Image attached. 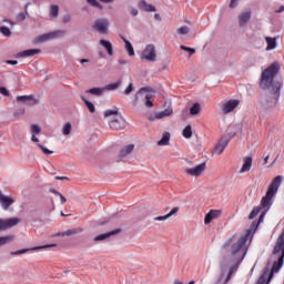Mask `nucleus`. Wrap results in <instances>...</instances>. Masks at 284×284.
I'll use <instances>...</instances> for the list:
<instances>
[{"mask_svg": "<svg viewBox=\"0 0 284 284\" xmlns=\"http://www.w3.org/2000/svg\"><path fill=\"white\" fill-rule=\"evenodd\" d=\"M257 226L258 222H253L251 229L245 234L233 236L225 242L224 247L229 252V255L224 260V265H229V267H222V273L216 284H227L230 282L232 274L239 268L243 258H245L247 247L252 242Z\"/></svg>", "mask_w": 284, "mask_h": 284, "instance_id": "nucleus-1", "label": "nucleus"}, {"mask_svg": "<svg viewBox=\"0 0 284 284\" xmlns=\"http://www.w3.org/2000/svg\"><path fill=\"white\" fill-rule=\"evenodd\" d=\"M281 71V64L277 60L273 61L262 71L260 88L268 93H280L281 83L276 80Z\"/></svg>", "mask_w": 284, "mask_h": 284, "instance_id": "nucleus-2", "label": "nucleus"}, {"mask_svg": "<svg viewBox=\"0 0 284 284\" xmlns=\"http://www.w3.org/2000/svg\"><path fill=\"white\" fill-rule=\"evenodd\" d=\"M282 181L283 176L281 175L272 180V182L268 184L266 195H264V197L262 199V207L268 210L273 205V199L276 195Z\"/></svg>", "mask_w": 284, "mask_h": 284, "instance_id": "nucleus-3", "label": "nucleus"}, {"mask_svg": "<svg viewBox=\"0 0 284 284\" xmlns=\"http://www.w3.org/2000/svg\"><path fill=\"white\" fill-rule=\"evenodd\" d=\"M273 256L275 258H277V261L274 262L272 268H270V267L264 268V273L258 278L256 284H270V282L273 278L274 273H277L283 267L284 260H282V262H281V255H274V253H273Z\"/></svg>", "mask_w": 284, "mask_h": 284, "instance_id": "nucleus-4", "label": "nucleus"}, {"mask_svg": "<svg viewBox=\"0 0 284 284\" xmlns=\"http://www.w3.org/2000/svg\"><path fill=\"white\" fill-rule=\"evenodd\" d=\"M278 97H280V92L267 91V93H264V95H262L258 99V105L261 106L262 110L270 112L274 110V108L276 106Z\"/></svg>", "mask_w": 284, "mask_h": 284, "instance_id": "nucleus-5", "label": "nucleus"}, {"mask_svg": "<svg viewBox=\"0 0 284 284\" xmlns=\"http://www.w3.org/2000/svg\"><path fill=\"white\" fill-rule=\"evenodd\" d=\"M140 59L142 62L154 63L158 61V52L154 43H148L142 52L140 53Z\"/></svg>", "mask_w": 284, "mask_h": 284, "instance_id": "nucleus-6", "label": "nucleus"}, {"mask_svg": "<svg viewBox=\"0 0 284 284\" xmlns=\"http://www.w3.org/2000/svg\"><path fill=\"white\" fill-rule=\"evenodd\" d=\"M41 133V126H39V124H31L30 126V140L33 143H38L37 146L42 151V153L44 155H52L53 151L44 148L43 145L39 144L40 139L38 138V135Z\"/></svg>", "mask_w": 284, "mask_h": 284, "instance_id": "nucleus-7", "label": "nucleus"}, {"mask_svg": "<svg viewBox=\"0 0 284 284\" xmlns=\"http://www.w3.org/2000/svg\"><path fill=\"white\" fill-rule=\"evenodd\" d=\"M64 36H65V31H63V30L43 33L41 36H38L34 39V43H37V44L45 43V42L52 41L53 39H58V38H61Z\"/></svg>", "mask_w": 284, "mask_h": 284, "instance_id": "nucleus-8", "label": "nucleus"}, {"mask_svg": "<svg viewBox=\"0 0 284 284\" xmlns=\"http://www.w3.org/2000/svg\"><path fill=\"white\" fill-rule=\"evenodd\" d=\"M206 171V164L201 163L195 166L185 168L184 172L187 176L191 178H201Z\"/></svg>", "mask_w": 284, "mask_h": 284, "instance_id": "nucleus-9", "label": "nucleus"}, {"mask_svg": "<svg viewBox=\"0 0 284 284\" xmlns=\"http://www.w3.org/2000/svg\"><path fill=\"white\" fill-rule=\"evenodd\" d=\"M92 28L99 32V33H102V34H105L109 32V29H110V21L108 19H104V18H100V19H97L93 24H92Z\"/></svg>", "mask_w": 284, "mask_h": 284, "instance_id": "nucleus-10", "label": "nucleus"}, {"mask_svg": "<svg viewBox=\"0 0 284 284\" xmlns=\"http://www.w3.org/2000/svg\"><path fill=\"white\" fill-rule=\"evenodd\" d=\"M16 197L7 195L0 190V207L4 211H8L13 204H16Z\"/></svg>", "mask_w": 284, "mask_h": 284, "instance_id": "nucleus-11", "label": "nucleus"}, {"mask_svg": "<svg viewBox=\"0 0 284 284\" xmlns=\"http://www.w3.org/2000/svg\"><path fill=\"white\" fill-rule=\"evenodd\" d=\"M116 0H85L87 4L95 10L102 11L104 6H108L111 9V4L115 3Z\"/></svg>", "mask_w": 284, "mask_h": 284, "instance_id": "nucleus-12", "label": "nucleus"}, {"mask_svg": "<svg viewBox=\"0 0 284 284\" xmlns=\"http://www.w3.org/2000/svg\"><path fill=\"white\" fill-rule=\"evenodd\" d=\"M49 247H57V244H47V245H42V246H33L31 248H21V250H17V251H11L10 255L19 256V255L26 254L30 251H32V252L42 251V250H48Z\"/></svg>", "mask_w": 284, "mask_h": 284, "instance_id": "nucleus-13", "label": "nucleus"}, {"mask_svg": "<svg viewBox=\"0 0 284 284\" xmlns=\"http://www.w3.org/2000/svg\"><path fill=\"white\" fill-rule=\"evenodd\" d=\"M273 253L274 255H280V263H282L284 260V230L277 239Z\"/></svg>", "mask_w": 284, "mask_h": 284, "instance_id": "nucleus-14", "label": "nucleus"}, {"mask_svg": "<svg viewBox=\"0 0 284 284\" xmlns=\"http://www.w3.org/2000/svg\"><path fill=\"white\" fill-rule=\"evenodd\" d=\"M251 19H252V10L251 9H246V10L240 12L237 16L239 27L245 28L247 26V23L251 21Z\"/></svg>", "mask_w": 284, "mask_h": 284, "instance_id": "nucleus-15", "label": "nucleus"}, {"mask_svg": "<svg viewBox=\"0 0 284 284\" xmlns=\"http://www.w3.org/2000/svg\"><path fill=\"white\" fill-rule=\"evenodd\" d=\"M240 100H229L222 104V113L229 114L240 106Z\"/></svg>", "mask_w": 284, "mask_h": 284, "instance_id": "nucleus-16", "label": "nucleus"}, {"mask_svg": "<svg viewBox=\"0 0 284 284\" xmlns=\"http://www.w3.org/2000/svg\"><path fill=\"white\" fill-rule=\"evenodd\" d=\"M136 98L146 99L145 106L153 108V102L150 99L153 97L152 92H149L148 89H141L135 94Z\"/></svg>", "mask_w": 284, "mask_h": 284, "instance_id": "nucleus-17", "label": "nucleus"}, {"mask_svg": "<svg viewBox=\"0 0 284 284\" xmlns=\"http://www.w3.org/2000/svg\"><path fill=\"white\" fill-rule=\"evenodd\" d=\"M122 230L121 229H116V230H113L111 232H108V233H103V234H100V235H97L93 237V241L94 242H103L105 240H109L110 237L112 236H116L119 234H121Z\"/></svg>", "mask_w": 284, "mask_h": 284, "instance_id": "nucleus-18", "label": "nucleus"}, {"mask_svg": "<svg viewBox=\"0 0 284 284\" xmlns=\"http://www.w3.org/2000/svg\"><path fill=\"white\" fill-rule=\"evenodd\" d=\"M173 114L172 106L165 108L162 112L154 113L153 116L150 118L151 121L161 120L164 118H170Z\"/></svg>", "mask_w": 284, "mask_h": 284, "instance_id": "nucleus-19", "label": "nucleus"}, {"mask_svg": "<svg viewBox=\"0 0 284 284\" xmlns=\"http://www.w3.org/2000/svg\"><path fill=\"white\" fill-rule=\"evenodd\" d=\"M16 100L29 106H36L37 103H39V101L33 95L17 97Z\"/></svg>", "mask_w": 284, "mask_h": 284, "instance_id": "nucleus-20", "label": "nucleus"}, {"mask_svg": "<svg viewBox=\"0 0 284 284\" xmlns=\"http://www.w3.org/2000/svg\"><path fill=\"white\" fill-rule=\"evenodd\" d=\"M222 214L221 210H210L209 213H206L204 223L209 225L212 223L214 220H217Z\"/></svg>", "mask_w": 284, "mask_h": 284, "instance_id": "nucleus-21", "label": "nucleus"}, {"mask_svg": "<svg viewBox=\"0 0 284 284\" xmlns=\"http://www.w3.org/2000/svg\"><path fill=\"white\" fill-rule=\"evenodd\" d=\"M229 143H230V140L221 139L217 142V144L215 145V148L213 149L214 154H216V155L223 154V152L227 148Z\"/></svg>", "mask_w": 284, "mask_h": 284, "instance_id": "nucleus-22", "label": "nucleus"}, {"mask_svg": "<svg viewBox=\"0 0 284 284\" xmlns=\"http://www.w3.org/2000/svg\"><path fill=\"white\" fill-rule=\"evenodd\" d=\"M264 42L266 43V51H274L277 49V38L274 37H264Z\"/></svg>", "mask_w": 284, "mask_h": 284, "instance_id": "nucleus-23", "label": "nucleus"}, {"mask_svg": "<svg viewBox=\"0 0 284 284\" xmlns=\"http://www.w3.org/2000/svg\"><path fill=\"white\" fill-rule=\"evenodd\" d=\"M109 126L113 130H120L123 128V116L122 114H118L114 119L109 121Z\"/></svg>", "mask_w": 284, "mask_h": 284, "instance_id": "nucleus-24", "label": "nucleus"}, {"mask_svg": "<svg viewBox=\"0 0 284 284\" xmlns=\"http://www.w3.org/2000/svg\"><path fill=\"white\" fill-rule=\"evenodd\" d=\"M252 164H253V158L245 156L243 159V164H242V168L240 169L239 173L243 174V173L250 172L252 170Z\"/></svg>", "mask_w": 284, "mask_h": 284, "instance_id": "nucleus-25", "label": "nucleus"}, {"mask_svg": "<svg viewBox=\"0 0 284 284\" xmlns=\"http://www.w3.org/2000/svg\"><path fill=\"white\" fill-rule=\"evenodd\" d=\"M100 45L106 51V53L110 58L113 57V54H114L113 47H112V43L109 40L101 39L100 40Z\"/></svg>", "mask_w": 284, "mask_h": 284, "instance_id": "nucleus-26", "label": "nucleus"}, {"mask_svg": "<svg viewBox=\"0 0 284 284\" xmlns=\"http://www.w3.org/2000/svg\"><path fill=\"white\" fill-rule=\"evenodd\" d=\"M41 51L39 49H30L26 51H21L17 53V58H32L36 57V54L40 53Z\"/></svg>", "mask_w": 284, "mask_h": 284, "instance_id": "nucleus-27", "label": "nucleus"}, {"mask_svg": "<svg viewBox=\"0 0 284 284\" xmlns=\"http://www.w3.org/2000/svg\"><path fill=\"white\" fill-rule=\"evenodd\" d=\"M170 140H171V134H170V132L165 131V132L162 133V138H161V140H159L156 142V144L159 146H169L170 145Z\"/></svg>", "mask_w": 284, "mask_h": 284, "instance_id": "nucleus-28", "label": "nucleus"}, {"mask_svg": "<svg viewBox=\"0 0 284 284\" xmlns=\"http://www.w3.org/2000/svg\"><path fill=\"white\" fill-rule=\"evenodd\" d=\"M139 8H140V10H142V11H144V12H150V13L156 11V9H155L154 6H152V4H150V3H146V1H144V0H141V1L139 2Z\"/></svg>", "mask_w": 284, "mask_h": 284, "instance_id": "nucleus-29", "label": "nucleus"}, {"mask_svg": "<svg viewBox=\"0 0 284 284\" xmlns=\"http://www.w3.org/2000/svg\"><path fill=\"white\" fill-rule=\"evenodd\" d=\"M21 222L20 217L4 219V230L11 229Z\"/></svg>", "mask_w": 284, "mask_h": 284, "instance_id": "nucleus-30", "label": "nucleus"}, {"mask_svg": "<svg viewBox=\"0 0 284 284\" xmlns=\"http://www.w3.org/2000/svg\"><path fill=\"white\" fill-rule=\"evenodd\" d=\"M134 149H135V146L132 145V144L126 145V146H124V148H122V149L120 150L119 156H120V158H126V156H129L130 154L133 153Z\"/></svg>", "mask_w": 284, "mask_h": 284, "instance_id": "nucleus-31", "label": "nucleus"}, {"mask_svg": "<svg viewBox=\"0 0 284 284\" xmlns=\"http://www.w3.org/2000/svg\"><path fill=\"white\" fill-rule=\"evenodd\" d=\"M123 43H124V49L126 51V53L129 54L130 58H135V51H134V47L132 45V43L123 38Z\"/></svg>", "mask_w": 284, "mask_h": 284, "instance_id": "nucleus-32", "label": "nucleus"}, {"mask_svg": "<svg viewBox=\"0 0 284 284\" xmlns=\"http://www.w3.org/2000/svg\"><path fill=\"white\" fill-rule=\"evenodd\" d=\"M119 109L118 108H113V109H108L104 112V118H108L110 121L113 120L114 118H116L119 115Z\"/></svg>", "mask_w": 284, "mask_h": 284, "instance_id": "nucleus-33", "label": "nucleus"}, {"mask_svg": "<svg viewBox=\"0 0 284 284\" xmlns=\"http://www.w3.org/2000/svg\"><path fill=\"white\" fill-rule=\"evenodd\" d=\"M88 94L94 95V97H102L105 93L104 88H91L87 90Z\"/></svg>", "mask_w": 284, "mask_h": 284, "instance_id": "nucleus-34", "label": "nucleus"}, {"mask_svg": "<svg viewBox=\"0 0 284 284\" xmlns=\"http://www.w3.org/2000/svg\"><path fill=\"white\" fill-rule=\"evenodd\" d=\"M81 232H82L81 229H71V230L61 232V236L62 237H70V236H74V235H77V234H79Z\"/></svg>", "mask_w": 284, "mask_h": 284, "instance_id": "nucleus-35", "label": "nucleus"}, {"mask_svg": "<svg viewBox=\"0 0 284 284\" xmlns=\"http://www.w3.org/2000/svg\"><path fill=\"white\" fill-rule=\"evenodd\" d=\"M14 235L0 236V247L14 241Z\"/></svg>", "mask_w": 284, "mask_h": 284, "instance_id": "nucleus-36", "label": "nucleus"}, {"mask_svg": "<svg viewBox=\"0 0 284 284\" xmlns=\"http://www.w3.org/2000/svg\"><path fill=\"white\" fill-rule=\"evenodd\" d=\"M49 17L52 19H57L59 17V6L52 4L50 7Z\"/></svg>", "mask_w": 284, "mask_h": 284, "instance_id": "nucleus-37", "label": "nucleus"}, {"mask_svg": "<svg viewBox=\"0 0 284 284\" xmlns=\"http://www.w3.org/2000/svg\"><path fill=\"white\" fill-rule=\"evenodd\" d=\"M183 138L186 140L192 139L193 131L191 124H187V126L182 131Z\"/></svg>", "mask_w": 284, "mask_h": 284, "instance_id": "nucleus-38", "label": "nucleus"}, {"mask_svg": "<svg viewBox=\"0 0 284 284\" xmlns=\"http://www.w3.org/2000/svg\"><path fill=\"white\" fill-rule=\"evenodd\" d=\"M201 105L200 103H194L192 106H191V110H190V113L191 115H199L201 113Z\"/></svg>", "mask_w": 284, "mask_h": 284, "instance_id": "nucleus-39", "label": "nucleus"}, {"mask_svg": "<svg viewBox=\"0 0 284 284\" xmlns=\"http://www.w3.org/2000/svg\"><path fill=\"white\" fill-rule=\"evenodd\" d=\"M71 131H72V124L70 122L64 123V125L62 126L63 136H69Z\"/></svg>", "mask_w": 284, "mask_h": 284, "instance_id": "nucleus-40", "label": "nucleus"}, {"mask_svg": "<svg viewBox=\"0 0 284 284\" xmlns=\"http://www.w3.org/2000/svg\"><path fill=\"white\" fill-rule=\"evenodd\" d=\"M82 100H83V102L85 103L87 109H88V111H89L90 113L97 112V108L94 106V103H93V102H91V101H89V100H87V99H84V98H82Z\"/></svg>", "mask_w": 284, "mask_h": 284, "instance_id": "nucleus-41", "label": "nucleus"}, {"mask_svg": "<svg viewBox=\"0 0 284 284\" xmlns=\"http://www.w3.org/2000/svg\"><path fill=\"white\" fill-rule=\"evenodd\" d=\"M121 84H122L121 82H115V83L106 84L105 87H103L104 92H106V91H115V90H118V88H120Z\"/></svg>", "mask_w": 284, "mask_h": 284, "instance_id": "nucleus-42", "label": "nucleus"}, {"mask_svg": "<svg viewBox=\"0 0 284 284\" xmlns=\"http://www.w3.org/2000/svg\"><path fill=\"white\" fill-rule=\"evenodd\" d=\"M190 32V28L187 26H182L176 29V33L180 36H185Z\"/></svg>", "mask_w": 284, "mask_h": 284, "instance_id": "nucleus-43", "label": "nucleus"}, {"mask_svg": "<svg viewBox=\"0 0 284 284\" xmlns=\"http://www.w3.org/2000/svg\"><path fill=\"white\" fill-rule=\"evenodd\" d=\"M0 32L4 36V37H10L11 36V31L8 27L1 26L0 27Z\"/></svg>", "mask_w": 284, "mask_h": 284, "instance_id": "nucleus-44", "label": "nucleus"}, {"mask_svg": "<svg viewBox=\"0 0 284 284\" xmlns=\"http://www.w3.org/2000/svg\"><path fill=\"white\" fill-rule=\"evenodd\" d=\"M26 111L23 108L17 109L16 112H13V116L14 118H21L22 115H24Z\"/></svg>", "mask_w": 284, "mask_h": 284, "instance_id": "nucleus-45", "label": "nucleus"}, {"mask_svg": "<svg viewBox=\"0 0 284 284\" xmlns=\"http://www.w3.org/2000/svg\"><path fill=\"white\" fill-rule=\"evenodd\" d=\"M180 49L189 52L190 55H192V54H194L196 52L195 49H192L191 47H184V44H181Z\"/></svg>", "mask_w": 284, "mask_h": 284, "instance_id": "nucleus-46", "label": "nucleus"}, {"mask_svg": "<svg viewBox=\"0 0 284 284\" xmlns=\"http://www.w3.org/2000/svg\"><path fill=\"white\" fill-rule=\"evenodd\" d=\"M129 12L132 17H138L139 16V9L134 7L129 8Z\"/></svg>", "mask_w": 284, "mask_h": 284, "instance_id": "nucleus-47", "label": "nucleus"}, {"mask_svg": "<svg viewBox=\"0 0 284 284\" xmlns=\"http://www.w3.org/2000/svg\"><path fill=\"white\" fill-rule=\"evenodd\" d=\"M169 219H170V215L165 214V215H162V216L154 217V221L164 222V221H168Z\"/></svg>", "mask_w": 284, "mask_h": 284, "instance_id": "nucleus-48", "label": "nucleus"}, {"mask_svg": "<svg viewBox=\"0 0 284 284\" xmlns=\"http://www.w3.org/2000/svg\"><path fill=\"white\" fill-rule=\"evenodd\" d=\"M53 193L58 195L59 201H60L61 204H65V202H67L65 196H63L62 194H60V193L57 192V191H53Z\"/></svg>", "mask_w": 284, "mask_h": 284, "instance_id": "nucleus-49", "label": "nucleus"}, {"mask_svg": "<svg viewBox=\"0 0 284 284\" xmlns=\"http://www.w3.org/2000/svg\"><path fill=\"white\" fill-rule=\"evenodd\" d=\"M0 94L3 97H9L10 92L8 91V89L6 87H0Z\"/></svg>", "mask_w": 284, "mask_h": 284, "instance_id": "nucleus-50", "label": "nucleus"}, {"mask_svg": "<svg viewBox=\"0 0 284 284\" xmlns=\"http://www.w3.org/2000/svg\"><path fill=\"white\" fill-rule=\"evenodd\" d=\"M179 210H180L179 206H175L172 211H170L168 213L169 219L172 216H175V214H178Z\"/></svg>", "mask_w": 284, "mask_h": 284, "instance_id": "nucleus-51", "label": "nucleus"}, {"mask_svg": "<svg viewBox=\"0 0 284 284\" xmlns=\"http://www.w3.org/2000/svg\"><path fill=\"white\" fill-rule=\"evenodd\" d=\"M133 92V85L129 84L125 90H124V94L125 95H130Z\"/></svg>", "mask_w": 284, "mask_h": 284, "instance_id": "nucleus-52", "label": "nucleus"}, {"mask_svg": "<svg viewBox=\"0 0 284 284\" xmlns=\"http://www.w3.org/2000/svg\"><path fill=\"white\" fill-rule=\"evenodd\" d=\"M236 133H243V123H235Z\"/></svg>", "mask_w": 284, "mask_h": 284, "instance_id": "nucleus-53", "label": "nucleus"}, {"mask_svg": "<svg viewBox=\"0 0 284 284\" xmlns=\"http://www.w3.org/2000/svg\"><path fill=\"white\" fill-rule=\"evenodd\" d=\"M240 0H231L229 7L232 8V10H234V8H236L239 6Z\"/></svg>", "mask_w": 284, "mask_h": 284, "instance_id": "nucleus-54", "label": "nucleus"}, {"mask_svg": "<svg viewBox=\"0 0 284 284\" xmlns=\"http://www.w3.org/2000/svg\"><path fill=\"white\" fill-rule=\"evenodd\" d=\"M260 210L258 209H254L252 212H251V215H250V219L253 220L257 216Z\"/></svg>", "mask_w": 284, "mask_h": 284, "instance_id": "nucleus-55", "label": "nucleus"}, {"mask_svg": "<svg viewBox=\"0 0 284 284\" xmlns=\"http://www.w3.org/2000/svg\"><path fill=\"white\" fill-rule=\"evenodd\" d=\"M6 230V222L4 219H0V232Z\"/></svg>", "mask_w": 284, "mask_h": 284, "instance_id": "nucleus-56", "label": "nucleus"}, {"mask_svg": "<svg viewBox=\"0 0 284 284\" xmlns=\"http://www.w3.org/2000/svg\"><path fill=\"white\" fill-rule=\"evenodd\" d=\"M283 12H284V6H280V8L275 10V13H283Z\"/></svg>", "mask_w": 284, "mask_h": 284, "instance_id": "nucleus-57", "label": "nucleus"}, {"mask_svg": "<svg viewBox=\"0 0 284 284\" xmlns=\"http://www.w3.org/2000/svg\"><path fill=\"white\" fill-rule=\"evenodd\" d=\"M8 64H12V65H17L18 64V60H7Z\"/></svg>", "mask_w": 284, "mask_h": 284, "instance_id": "nucleus-58", "label": "nucleus"}, {"mask_svg": "<svg viewBox=\"0 0 284 284\" xmlns=\"http://www.w3.org/2000/svg\"><path fill=\"white\" fill-rule=\"evenodd\" d=\"M24 19H26L24 13H19L18 20H19V21H23Z\"/></svg>", "mask_w": 284, "mask_h": 284, "instance_id": "nucleus-59", "label": "nucleus"}, {"mask_svg": "<svg viewBox=\"0 0 284 284\" xmlns=\"http://www.w3.org/2000/svg\"><path fill=\"white\" fill-rule=\"evenodd\" d=\"M63 23H68L71 21V18L70 17H63L62 19Z\"/></svg>", "mask_w": 284, "mask_h": 284, "instance_id": "nucleus-60", "label": "nucleus"}, {"mask_svg": "<svg viewBox=\"0 0 284 284\" xmlns=\"http://www.w3.org/2000/svg\"><path fill=\"white\" fill-rule=\"evenodd\" d=\"M174 284H184V283L180 281H175ZM187 284H195V281H190Z\"/></svg>", "mask_w": 284, "mask_h": 284, "instance_id": "nucleus-61", "label": "nucleus"}, {"mask_svg": "<svg viewBox=\"0 0 284 284\" xmlns=\"http://www.w3.org/2000/svg\"><path fill=\"white\" fill-rule=\"evenodd\" d=\"M55 179L61 180V181L68 180V178H65V176H57Z\"/></svg>", "mask_w": 284, "mask_h": 284, "instance_id": "nucleus-62", "label": "nucleus"}, {"mask_svg": "<svg viewBox=\"0 0 284 284\" xmlns=\"http://www.w3.org/2000/svg\"><path fill=\"white\" fill-rule=\"evenodd\" d=\"M4 22L10 23V26H11V27H13V26H14V22H13V21H11V20H4Z\"/></svg>", "mask_w": 284, "mask_h": 284, "instance_id": "nucleus-63", "label": "nucleus"}, {"mask_svg": "<svg viewBox=\"0 0 284 284\" xmlns=\"http://www.w3.org/2000/svg\"><path fill=\"white\" fill-rule=\"evenodd\" d=\"M80 62L83 64V63H88L89 62V59H81Z\"/></svg>", "mask_w": 284, "mask_h": 284, "instance_id": "nucleus-64", "label": "nucleus"}]
</instances>
